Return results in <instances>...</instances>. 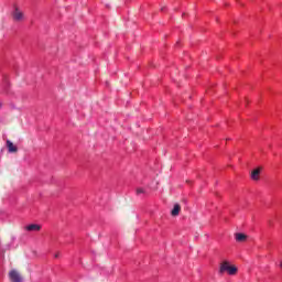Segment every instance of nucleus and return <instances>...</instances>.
I'll use <instances>...</instances> for the list:
<instances>
[{"mask_svg": "<svg viewBox=\"0 0 282 282\" xmlns=\"http://www.w3.org/2000/svg\"><path fill=\"white\" fill-rule=\"evenodd\" d=\"M237 267L230 265V262L228 261H224L223 263H220L219 274H224L225 272H227V274H229L230 276H235V274H237Z\"/></svg>", "mask_w": 282, "mask_h": 282, "instance_id": "nucleus-1", "label": "nucleus"}, {"mask_svg": "<svg viewBox=\"0 0 282 282\" xmlns=\"http://www.w3.org/2000/svg\"><path fill=\"white\" fill-rule=\"evenodd\" d=\"M248 236L246 234H236V241H246Z\"/></svg>", "mask_w": 282, "mask_h": 282, "instance_id": "nucleus-8", "label": "nucleus"}, {"mask_svg": "<svg viewBox=\"0 0 282 282\" xmlns=\"http://www.w3.org/2000/svg\"><path fill=\"white\" fill-rule=\"evenodd\" d=\"M9 279L11 282H23L21 273L14 269L9 272Z\"/></svg>", "mask_w": 282, "mask_h": 282, "instance_id": "nucleus-2", "label": "nucleus"}, {"mask_svg": "<svg viewBox=\"0 0 282 282\" xmlns=\"http://www.w3.org/2000/svg\"><path fill=\"white\" fill-rule=\"evenodd\" d=\"M55 259H58V254H55Z\"/></svg>", "mask_w": 282, "mask_h": 282, "instance_id": "nucleus-10", "label": "nucleus"}, {"mask_svg": "<svg viewBox=\"0 0 282 282\" xmlns=\"http://www.w3.org/2000/svg\"><path fill=\"white\" fill-rule=\"evenodd\" d=\"M144 193H147V191H144V188H142V187L137 188V195H144Z\"/></svg>", "mask_w": 282, "mask_h": 282, "instance_id": "nucleus-9", "label": "nucleus"}, {"mask_svg": "<svg viewBox=\"0 0 282 282\" xmlns=\"http://www.w3.org/2000/svg\"><path fill=\"white\" fill-rule=\"evenodd\" d=\"M181 210H182V207L180 206V204H175L171 212L172 217H177Z\"/></svg>", "mask_w": 282, "mask_h": 282, "instance_id": "nucleus-7", "label": "nucleus"}, {"mask_svg": "<svg viewBox=\"0 0 282 282\" xmlns=\"http://www.w3.org/2000/svg\"><path fill=\"white\" fill-rule=\"evenodd\" d=\"M7 148H8L9 153H17L19 151L17 145H14V143H12V141H10V140H7Z\"/></svg>", "mask_w": 282, "mask_h": 282, "instance_id": "nucleus-5", "label": "nucleus"}, {"mask_svg": "<svg viewBox=\"0 0 282 282\" xmlns=\"http://www.w3.org/2000/svg\"><path fill=\"white\" fill-rule=\"evenodd\" d=\"M13 20L15 21H23V12L19 10V8H15L14 11L12 12Z\"/></svg>", "mask_w": 282, "mask_h": 282, "instance_id": "nucleus-3", "label": "nucleus"}, {"mask_svg": "<svg viewBox=\"0 0 282 282\" xmlns=\"http://www.w3.org/2000/svg\"><path fill=\"white\" fill-rule=\"evenodd\" d=\"M25 230H28L29 232H39V230H41V225H36V224L28 225L25 227Z\"/></svg>", "mask_w": 282, "mask_h": 282, "instance_id": "nucleus-4", "label": "nucleus"}, {"mask_svg": "<svg viewBox=\"0 0 282 282\" xmlns=\"http://www.w3.org/2000/svg\"><path fill=\"white\" fill-rule=\"evenodd\" d=\"M1 107H2V104H0V109H1Z\"/></svg>", "mask_w": 282, "mask_h": 282, "instance_id": "nucleus-11", "label": "nucleus"}, {"mask_svg": "<svg viewBox=\"0 0 282 282\" xmlns=\"http://www.w3.org/2000/svg\"><path fill=\"white\" fill-rule=\"evenodd\" d=\"M259 175H261V167H258L251 172V180L259 182Z\"/></svg>", "mask_w": 282, "mask_h": 282, "instance_id": "nucleus-6", "label": "nucleus"}]
</instances>
